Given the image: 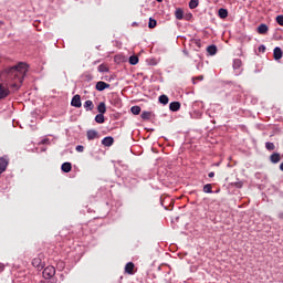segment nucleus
I'll return each mask as SVG.
<instances>
[{
    "label": "nucleus",
    "mask_w": 283,
    "mask_h": 283,
    "mask_svg": "<svg viewBox=\"0 0 283 283\" xmlns=\"http://www.w3.org/2000/svg\"><path fill=\"white\" fill-rule=\"evenodd\" d=\"M4 74H7V83H0V101L10 96L9 87H12V90L21 87V83H23V78L28 74V64L20 62L18 65L7 69Z\"/></svg>",
    "instance_id": "nucleus-1"
},
{
    "label": "nucleus",
    "mask_w": 283,
    "mask_h": 283,
    "mask_svg": "<svg viewBox=\"0 0 283 283\" xmlns=\"http://www.w3.org/2000/svg\"><path fill=\"white\" fill-rule=\"evenodd\" d=\"M44 280H52L56 275V269L52 265L46 266L42 272Z\"/></svg>",
    "instance_id": "nucleus-2"
},
{
    "label": "nucleus",
    "mask_w": 283,
    "mask_h": 283,
    "mask_svg": "<svg viewBox=\"0 0 283 283\" xmlns=\"http://www.w3.org/2000/svg\"><path fill=\"white\" fill-rule=\"evenodd\" d=\"M32 266L41 271L45 266V262H43V254H39L36 258L32 260Z\"/></svg>",
    "instance_id": "nucleus-3"
},
{
    "label": "nucleus",
    "mask_w": 283,
    "mask_h": 283,
    "mask_svg": "<svg viewBox=\"0 0 283 283\" xmlns=\"http://www.w3.org/2000/svg\"><path fill=\"white\" fill-rule=\"evenodd\" d=\"M9 165L10 158L8 157V155L0 157V176L8 169Z\"/></svg>",
    "instance_id": "nucleus-4"
},
{
    "label": "nucleus",
    "mask_w": 283,
    "mask_h": 283,
    "mask_svg": "<svg viewBox=\"0 0 283 283\" xmlns=\"http://www.w3.org/2000/svg\"><path fill=\"white\" fill-rule=\"evenodd\" d=\"M86 138L87 140H96L97 138H101V135L96 129H88L86 132Z\"/></svg>",
    "instance_id": "nucleus-5"
},
{
    "label": "nucleus",
    "mask_w": 283,
    "mask_h": 283,
    "mask_svg": "<svg viewBox=\"0 0 283 283\" xmlns=\"http://www.w3.org/2000/svg\"><path fill=\"white\" fill-rule=\"evenodd\" d=\"M232 67L235 72V76H240V67H242V60L240 59H234Z\"/></svg>",
    "instance_id": "nucleus-6"
},
{
    "label": "nucleus",
    "mask_w": 283,
    "mask_h": 283,
    "mask_svg": "<svg viewBox=\"0 0 283 283\" xmlns=\"http://www.w3.org/2000/svg\"><path fill=\"white\" fill-rule=\"evenodd\" d=\"M269 160L272 163V165H277V163L282 160V155L280 153H272L269 157Z\"/></svg>",
    "instance_id": "nucleus-7"
},
{
    "label": "nucleus",
    "mask_w": 283,
    "mask_h": 283,
    "mask_svg": "<svg viewBox=\"0 0 283 283\" xmlns=\"http://www.w3.org/2000/svg\"><path fill=\"white\" fill-rule=\"evenodd\" d=\"M109 87L111 85L103 81L97 82L95 85V90H97V92H105V90H109Z\"/></svg>",
    "instance_id": "nucleus-8"
},
{
    "label": "nucleus",
    "mask_w": 283,
    "mask_h": 283,
    "mask_svg": "<svg viewBox=\"0 0 283 283\" xmlns=\"http://www.w3.org/2000/svg\"><path fill=\"white\" fill-rule=\"evenodd\" d=\"M72 107H83V103H81V95H74L72 97Z\"/></svg>",
    "instance_id": "nucleus-9"
},
{
    "label": "nucleus",
    "mask_w": 283,
    "mask_h": 283,
    "mask_svg": "<svg viewBox=\"0 0 283 283\" xmlns=\"http://www.w3.org/2000/svg\"><path fill=\"white\" fill-rule=\"evenodd\" d=\"M102 145H104V147H112L114 145V137L112 136L104 137L102 139Z\"/></svg>",
    "instance_id": "nucleus-10"
},
{
    "label": "nucleus",
    "mask_w": 283,
    "mask_h": 283,
    "mask_svg": "<svg viewBox=\"0 0 283 283\" xmlns=\"http://www.w3.org/2000/svg\"><path fill=\"white\" fill-rule=\"evenodd\" d=\"M282 55H283L282 49L280 46L274 48V51H273L274 61H280V59H282Z\"/></svg>",
    "instance_id": "nucleus-11"
},
{
    "label": "nucleus",
    "mask_w": 283,
    "mask_h": 283,
    "mask_svg": "<svg viewBox=\"0 0 283 283\" xmlns=\"http://www.w3.org/2000/svg\"><path fill=\"white\" fill-rule=\"evenodd\" d=\"M207 52L210 56H216V54H218V46H216V44L209 45Z\"/></svg>",
    "instance_id": "nucleus-12"
},
{
    "label": "nucleus",
    "mask_w": 283,
    "mask_h": 283,
    "mask_svg": "<svg viewBox=\"0 0 283 283\" xmlns=\"http://www.w3.org/2000/svg\"><path fill=\"white\" fill-rule=\"evenodd\" d=\"M256 32H258L259 34H266V32H269V25H266V24H264V23L260 24V25L258 27Z\"/></svg>",
    "instance_id": "nucleus-13"
},
{
    "label": "nucleus",
    "mask_w": 283,
    "mask_h": 283,
    "mask_svg": "<svg viewBox=\"0 0 283 283\" xmlns=\"http://www.w3.org/2000/svg\"><path fill=\"white\" fill-rule=\"evenodd\" d=\"M134 263L133 262H128L125 265V273H128V275H134Z\"/></svg>",
    "instance_id": "nucleus-14"
},
{
    "label": "nucleus",
    "mask_w": 283,
    "mask_h": 283,
    "mask_svg": "<svg viewBox=\"0 0 283 283\" xmlns=\"http://www.w3.org/2000/svg\"><path fill=\"white\" fill-rule=\"evenodd\" d=\"M170 112H178L180 109V102H171L169 104Z\"/></svg>",
    "instance_id": "nucleus-15"
},
{
    "label": "nucleus",
    "mask_w": 283,
    "mask_h": 283,
    "mask_svg": "<svg viewBox=\"0 0 283 283\" xmlns=\"http://www.w3.org/2000/svg\"><path fill=\"white\" fill-rule=\"evenodd\" d=\"M61 169H62V171H64V174H70V171H72V164L64 163V164H62Z\"/></svg>",
    "instance_id": "nucleus-16"
},
{
    "label": "nucleus",
    "mask_w": 283,
    "mask_h": 283,
    "mask_svg": "<svg viewBox=\"0 0 283 283\" xmlns=\"http://www.w3.org/2000/svg\"><path fill=\"white\" fill-rule=\"evenodd\" d=\"M84 108L86 109V112H92V109H94V102H92V99H87L84 103Z\"/></svg>",
    "instance_id": "nucleus-17"
},
{
    "label": "nucleus",
    "mask_w": 283,
    "mask_h": 283,
    "mask_svg": "<svg viewBox=\"0 0 283 283\" xmlns=\"http://www.w3.org/2000/svg\"><path fill=\"white\" fill-rule=\"evenodd\" d=\"M218 14L220 19H227L229 17V11L224 8L219 9Z\"/></svg>",
    "instance_id": "nucleus-18"
},
{
    "label": "nucleus",
    "mask_w": 283,
    "mask_h": 283,
    "mask_svg": "<svg viewBox=\"0 0 283 283\" xmlns=\"http://www.w3.org/2000/svg\"><path fill=\"white\" fill-rule=\"evenodd\" d=\"M97 71L101 74H105V73L109 72V66H107V64H101V65H98Z\"/></svg>",
    "instance_id": "nucleus-19"
},
{
    "label": "nucleus",
    "mask_w": 283,
    "mask_h": 283,
    "mask_svg": "<svg viewBox=\"0 0 283 283\" xmlns=\"http://www.w3.org/2000/svg\"><path fill=\"white\" fill-rule=\"evenodd\" d=\"M97 112L99 114H105L107 112V106L105 105V102H101L97 106Z\"/></svg>",
    "instance_id": "nucleus-20"
},
{
    "label": "nucleus",
    "mask_w": 283,
    "mask_h": 283,
    "mask_svg": "<svg viewBox=\"0 0 283 283\" xmlns=\"http://www.w3.org/2000/svg\"><path fill=\"white\" fill-rule=\"evenodd\" d=\"M175 17L176 19H178V21H182L185 17V11H182V9H177L175 12Z\"/></svg>",
    "instance_id": "nucleus-21"
},
{
    "label": "nucleus",
    "mask_w": 283,
    "mask_h": 283,
    "mask_svg": "<svg viewBox=\"0 0 283 283\" xmlns=\"http://www.w3.org/2000/svg\"><path fill=\"white\" fill-rule=\"evenodd\" d=\"M95 122H97L99 125H103L105 123V115L103 113H99L95 116Z\"/></svg>",
    "instance_id": "nucleus-22"
},
{
    "label": "nucleus",
    "mask_w": 283,
    "mask_h": 283,
    "mask_svg": "<svg viewBox=\"0 0 283 283\" xmlns=\"http://www.w3.org/2000/svg\"><path fill=\"white\" fill-rule=\"evenodd\" d=\"M143 120H149L151 118V112L144 111L140 115Z\"/></svg>",
    "instance_id": "nucleus-23"
},
{
    "label": "nucleus",
    "mask_w": 283,
    "mask_h": 283,
    "mask_svg": "<svg viewBox=\"0 0 283 283\" xmlns=\"http://www.w3.org/2000/svg\"><path fill=\"white\" fill-rule=\"evenodd\" d=\"M203 193H213V186L211 184H207L203 186Z\"/></svg>",
    "instance_id": "nucleus-24"
},
{
    "label": "nucleus",
    "mask_w": 283,
    "mask_h": 283,
    "mask_svg": "<svg viewBox=\"0 0 283 283\" xmlns=\"http://www.w3.org/2000/svg\"><path fill=\"white\" fill-rule=\"evenodd\" d=\"M159 103L161 105H167L169 103V97L167 95H160L159 96Z\"/></svg>",
    "instance_id": "nucleus-25"
},
{
    "label": "nucleus",
    "mask_w": 283,
    "mask_h": 283,
    "mask_svg": "<svg viewBox=\"0 0 283 283\" xmlns=\"http://www.w3.org/2000/svg\"><path fill=\"white\" fill-rule=\"evenodd\" d=\"M265 149H268V151H275V144L272 142L265 143Z\"/></svg>",
    "instance_id": "nucleus-26"
},
{
    "label": "nucleus",
    "mask_w": 283,
    "mask_h": 283,
    "mask_svg": "<svg viewBox=\"0 0 283 283\" xmlns=\"http://www.w3.org/2000/svg\"><path fill=\"white\" fill-rule=\"evenodd\" d=\"M200 1L199 0H190L189 1V8L190 10H196V7L199 6Z\"/></svg>",
    "instance_id": "nucleus-27"
},
{
    "label": "nucleus",
    "mask_w": 283,
    "mask_h": 283,
    "mask_svg": "<svg viewBox=\"0 0 283 283\" xmlns=\"http://www.w3.org/2000/svg\"><path fill=\"white\" fill-rule=\"evenodd\" d=\"M156 25H158V22L156 21V19L149 18L148 28H150V30H154Z\"/></svg>",
    "instance_id": "nucleus-28"
},
{
    "label": "nucleus",
    "mask_w": 283,
    "mask_h": 283,
    "mask_svg": "<svg viewBox=\"0 0 283 283\" xmlns=\"http://www.w3.org/2000/svg\"><path fill=\"white\" fill-rule=\"evenodd\" d=\"M129 64H130V65H138V56L132 55V56L129 57Z\"/></svg>",
    "instance_id": "nucleus-29"
},
{
    "label": "nucleus",
    "mask_w": 283,
    "mask_h": 283,
    "mask_svg": "<svg viewBox=\"0 0 283 283\" xmlns=\"http://www.w3.org/2000/svg\"><path fill=\"white\" fill-rule=\"evenodd\" d=\"M130 112L134 114V116H138V114H140V106H133Z\"/></svg>",
    "instance_id": "nucleus-30"
},
{
    "label": "nucleus",
    "mask_w": 283,
    "mask_h": 283,
    "mask_svg": "<svg viewBox=\"0 0 283 283\" xmlns=\"http://www.w3.org/2000/svg\"><path fill=\"white\" fill-rule=\"evenodd\" d=\"M276 23H279V25H283V15L276 17Z\"/></svg>",
    "instance_id": "nucleus-31"
},
{
    "label": "nucleus",
    "mask_w": 283,
    "mask_h": 283,
    "mask_svg": "<svg viewBox=\"0 0 283 283\" xmlns=\"http://www.w3.org/2000/svg\"><path fill=\"white\" fill-rule=\"evenodd\" d=\"M75 149H76V151H78L80 154L83 153V151H85V147H84L83 145L76 146Z\"/></svg>",
    "instance_id": "nucleus-32"
},
{
    "label": "nucleus",
    "mask_w": 283,
    "mask_h": 283,
    "mask_svg": "<svg viewBox=\"0 0 283 283\" xmlns=\"http://www.w3.org/2000/svg\"><path fill=\"white\" fill-rule=\"evenodd\" d=\"M196 81H205V76L200 75L192 78V82L196 83Z\"/></svg>",
    "instance_id": "nucleus-33"
},
{
    "label": "nucleus",
    "mask_w": 283,
    "mask_h": 283,
    "mask_svg": "<svg viewBox=\"0 0 283 283\" xmlns=\"http://www.w3.org/2000/svg\"><path fill=\"white\" fill-rule=\"evenodd\" d=\"M259 52H266V46L264 44H261L259 46Z\"/></svg>",
    "instance_id": "nucleus-34"
},
{
    "label": "nucleus",
    "mask_w": 283,
    "mask_h": 283,
    "mask_svg": "<svg viewBox=\"0 0 283 283\" xmlns=\"http://www.w3.org/2000/svg\"><path fill=\"white\" fill-rule=\"evenodd\" d=\"M6 271V264L0 263V273H3Z\"/></svg>",
    "instance_id": "nucleus-35"
},
{
    "label": "nucleus",
    "mask_w": 283,
    "mask_h": 283,
    "mask_svg": "<svg viewBox=\"0 0 283 283\" xmlns=\"http://www.w3.org/2000/svg\"><path fill=\"white\" fill-rule=\"evenodd\" d=\"M208 176H209L210 178H213V177L216 176V172L211 171V172L208 174Z\"/></svg>",
    "instance_id": "nucleus-36"
},
{
    "label": "nucleus",
    "mask_w": 283,
    "mask_h": 283,
    "mask_svg": "<svg viewBox=\"0 0 283 283\" xmlns=\"http://www.w3.org/2000/svg\"><path fill=\"white\" fill-rule=\"evenodd\" d=\"M235 187H238L240 189V187H242V184H237Z\"/></svg>",
    "instance_id": "nucleus-37"
},
{
    "label": "nucleus",
    "mask_w": 283,
    "mask_h": 283,
    "mask_svg": "<svg viewBox=\"0 0 283 283\" xmlns=\"http://www.w3.org/2000/svg\"><path fill=\"white\" fill-rule=\"evenodd\" d=\"M280 169L283 171V161L280 165Z\"/></svg>",
    "instance_id": "nucleus-38"
},
{
    "label": "nucleus",
    "mask_w": 283,
    "mask_h": 283,
    "mask_svg": "<svg viewBox=\"0 0 283 283\" xmlns=\"http://www.w3.org/2000/svg\"><path fill=\"white\" fill-rule=\"evenodd\" d=\"M46 143H48V140H45V139H44V140H42V144H43V145H45Z\"/></svg>",
    "instance_id": "nucleus-39"
},
{
    "label": "nucleus",
    "mask_w": 283,
    "mask_h": 283,
    "mask_svg": "<svg viewBox=\"0 0 283 283\" xmlns=\"http://www.w3.org/2000/svg\"><path fill=\"white\" fill-rule=\"evenodd\" d=\"M196 43H197L198 48H200V41H197Z\"/></svg>",
    "instance_id": "nucleus-40"
},
{
    "label": "nucleus",
    "mask_w": 283,
    "mask_h": 283,
    "mask_svg": "<svg viewBox=\"0 0 283 283\" xmlns=\"http://www.w3.org/2000/svg\"><path fill=\"white\" fill-rule=\"evenodd\" d=\"M99 63V61H95L94 63H93V65H96V64H98Z\"/></svg>",
    "instance_id": "nucleus-41"
},
{
    "label": "nucleus",
    "mask_w": 283,
    "mask_h": 283,
    "mask_svg": "<svg viewBox=\"0 0 283 283\" xmlns=\"http://www.w3.org/2000/svg\"><path fill=\"white\" fill-rule=\"evenodd\" d=\"M158 1V3H163V0H157Z\"/></svg>",
    "instance_id": "nucleus-42"
}]
</instances>
